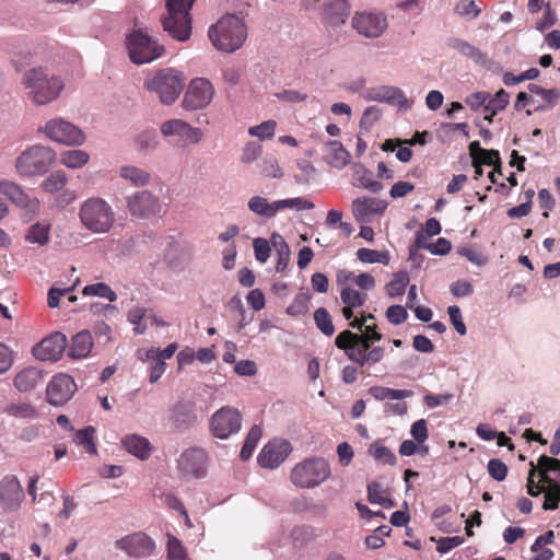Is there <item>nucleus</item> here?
<instances>
[{"label":"nucleus","mask_w":560,"mask_h":560,"mask_svg":"<svg viewBox=\"0 0 560 560\" xmlns=\"http://www.w3.org/2000/svg\"><path fill=\"white\" fill-rule=\"evenodd\" d=\"M22 84L27 97L36 105H46L59 97L63 80L44 67H34L23 73Z\"/></svg>","instance_id":"obj_1"},{"label":"nucleus","mask_w":560,"mask_h":560,"mask_svg":"<svg viewBox=\"0 0 560 560\" xmlns=\"http://www.w3.org/2000/svg\"><path fill=\"white\" fill-rule=\"evenodd\" d=\"M247 26L236 14H225L208 30V37L214 48L232 54L240 49L247 38Z\"/></svg>","instance_id":"obj_2"},{"label":"nucleus","mask_w":560,"mask_h":560,"mask_svg":"<svg viewBox=\"0 0 560 560\" xmlns=\"http://www.w3.org/2000/svg\"><path fill=\"white\" fill-rule=\"evenodd\" d=\"M79 220L93 234H106L114 226L116 214L113 207L101 197H90L79 208Z\"/></svg>","instance_id":"obj_3"},{"label":"nucleus","mask_w":560,"mask_h":560,"mask_svg":"<svg viewBox=\"0 0 560 560\" xmlns=\"http://www.w3.org/2000/svg\"><path fill=\"white\" fill-rule=\"evenodd\" d=\"M196 0H167V15L163 18V30L174 39L186 42L191 35L190 10Z\"/></svg>","instance_id":"obj_4"},{"label":"nucleus","mask_w":560,"mask_h":560,"mask_svg":"<svg viewBox=\"0 0 560 560\" xmlns=\"http://www.w3.org/2000/svg\"><path fill=\"white\" fill-rule=\"evenodd\" d=\"M145 90L158 95L164 105L173 104L184 88L182 73L173 68H164L148 77L143 83Z\"/></svg>","instance_id":"obj_5"},{"label":"nucleus","mask_w":560,"mask_h":560,"mask_svg":"<svg viewBox=\"0 0 560 560\" xmlns=\"http://www.w3.org/2000/svg\"><path fill=\"white\" fill-rule=\"evenodd\" d=\"M331 475L329 463L323 457H310L298 463L291 470L290 480L300 489H313Z\"/></svg>","instance_id":"obj_6"},{"label":"nucleus","mask_w":560,"mask_h":560,"mask_svg":"<svg viewBox=\"0 0 560 560\" xmlns=\"http://www.w3.org/2000/svg\"><path fill=\"white\" fill-rule=\"evenodd\" d=\"M538 477L546 486L542 509L555 511L560 504V459L540 455L537 462Z\"/></svg>","instance_id":"obj_7"},{"label":"nucleus","mask_w":560,"mask_h":560,"mask_svg":"<svg viewBox=\"0 0 560 560\" xmlns=\"http://www.w3.org/2000/svg\"><path fill=\"white\" fill-rule=\"evenodd\" d=\"M56 153L45 145H33L23 151L15 161V170L21 176L44 175L55 162Z\"/></svg>","instance_id":"obj_8"},{"label":"nucleus","mask_w":560,"mask_h":560,"mask_svg":"<svg viewBox=\"0 0 560 560\" xmlns=\"http://www.w3.org/2000/svg\"><path fill=\"white\" fill-rule=\"evenodd\" d=\"M130 60L135 65L150 63L164 54V46L142 30H135L126 38Z\"/></svg>","instance_id":"obj_9"},{"label":"nucleus","mask_w":560,"mask_h":560,"mask_svg":"<svg viewBox=\"0 0 560 560\" xmlns=\"http://www.w3.org/2000/svg\"><path fill=\"white\" fill-rule=\"evenodd\" d=\"M126 205L129 213L138 219L161 218L166 213V205L150 190L133 192L127 197Z\"/></svg>","instance_id":"obj_10"},{"label":"nucleus","mask_w":560,"mask_h":560,"mask_svg":"<svg viewBox=\"0 0 560 560\" xmlns=\"http://www.w3.org/2000/svg\"><path fill=\"white\" fill-rule=\"evenodd\" d=\"M208 465L207 452L198 446L184 450L177 458V470L182 478L200 479L206 476Z\"/></svg>","instance_id":"obj_11"},{"label":"nucleus","mask_w":560,"mask_h":560,"mask_svg":"<svg viewBox=\"0 0 560 560\" xmlns=\"http://www.w3.org/2000/svg\"><path fill=\"white\" fill-rule=\"evenodd\" d=\"M44 133L50 140L66 145H82L85 142L84 132L75 125L55 118L46 122Z\"/></svg>","instance_id":"obj_12"},{"label":"nucleus","mask_w":560,"mask_h":560,"mask_svg":"<svg viewBox=\"0 0 560 560\" xmlns=\"http://www.w3.org/2000/svg\"><path fill=\"white\" fill-rule=\"evenodd\" d=\"M242 416L240 411L232 407H222L217 410L210 419V430L212 434L221 440L230 438L241 430Z\"/></svg>","instance_id":"obj_13"},{"label":"nucleus","mask_w":560,"mask_h":560,"mask_svg":"<svg viewBox=\"0 0 560 560\" xmlns=\"http://www.w3.org/2000/svg\"><path fill=\"white\" fill-rule=\"evenodd\" d=\"M161 133L165 138H174L177 144H196L203 137L202 130L192 127L183 119H168L161 125Z\"/></svg>","instance_id":"obj_14"},{"label":"nucleus","mask_w":560,"mask_h":560,"mask_svg":"<svg viewBox=\"0 0 560 560\" xmlns=\"http://www.w3.org/2000/svg\"><path fill=\"white\" fill-rule=\"evenodd\" d=\"M213 94L214 89L209 80L196 78L190 81L182 105L187 110L201 109L211 102Z\"/></svg>","instance_id":"obj_15"},{"label":"nucleus","mask_w":560,"mask_h":560,"mask_svg":"<svg viewBox=\"0 0 560 560\" xmlns=\"http://www.w3.org/2000/svg\"><path fill=\"white\" fill-rule=\"evenodd\" d=\"M374 342L366 336L352 332L351 330H343L335 339L336 347L343 350L347 358L355 364H359L358 353L359 355L366 354L372 349Z\"/></svg>","instance_id":"obj_16"},{"label":"nucleus","mask_w":560,"mask_h":560,"mask_svg":"<svg viewBox=\"0 0 560 560\" xmlns=\"http://www.w3.org/2000/svg\"><path fill=\"white\" fill-rule=\"evenodd\" d=\"M363 97L366 101L385 103L405 110L411 107V102L408 101L405 92L398 86L378 85L369 88L363 92Z\"/></svg>","instance_id":"obj_17"},{"label":"nucleus","mask_w":560,"mask_h":560,"mask_svg":"<svg viewBox=\"0 0 560 560\" xmlns=\"http://www.w3.org/2000/svg\"><path fill=\"white\" fill-rule=\"evenodd\" d=\"M77 390L74 380L68 374H57L46 388L47 401L52 406H62L68 402Z\"/></svg>","instance_id":"obj_18"},{"label":"nucleus","mask_w":560,"mask_h":560,"mask_svg":"<svg viewBox=\"0 0 560 560\" xmlns=\"http://www.w3.org/2000/svg\"><path fill=\"white\" fill-rule=\"evenodd\" d=\"M198 422L196 405L192 401L179 400L168 413V423L176 431H187Z\"/></svg>","instance_id":"obj_19"},{"label":"nucleus","mask_w":560,"mask_h":560,"mask_svg":"<svg viewBox=\"0 0 560 560\" xmlns=\"http://www.w3.org/2000/svg\"><path fill=\"white\" fill-rule=\"evenodd\" d=\"M68 346L67 337L56 331L44 338L33 348V354L40 361H57Z\"/></svg>","instance_id":"obj_20"},{"label":"nucleus","mask_w":560,"mask_h":560,"mask_svg":"<svg viewBox=\"0 0 560 560\" xmlns=\"http://www.w3.org/2000/svg\"><path fill=\"white\" fill-rule=\"evenodd\" d=\"M291 452L292 446L289 441L272 440L262 447L257 460L261 467L273 469L282 464Z\"/></svg>","instance_id":"obj_21"},{"label":"nucleus","mask_w":560,"mask_h":560,"mask_svg":"<svg viewBox=\"0 0 560 560\" xmlns=\"http://www.w3.org/2000/svg\"><path fill=\"white\" fill-rule=\"evenodd\" d=\"M352 26L368 38H377L387 28V19L382 13H361L353 16Z\"/></svg>","instance_id":"obj_22"},{"label":"nucleus","mask_w":560,"mask_h":560,"mask_svg":"<svg viewBox=\"0 0 560 560\" xmlns=\"http://www.w3.org/2000/svg\"><path fill=\"white\" fill-rule=\"evenodd\" d=\"M24 497L23 488L15 476H5L0 481V503L5 512L18 511Z\"/></svg>","instance_id":"obj_23"},{"label":"nucleus","mask_w":560,"mask_h":560,"mask_svg":"<svg viewBox=\"0 0 560 560\" xmlns=\"http://www.w3.org/2000/svg\"><path fill=\"white\" fill-rule=\"evenodd\" d=\"M116 547L135 558H145L154 550L153 540L143 533H135L118 539Z\"/></svg>","instance_id":"obj_24"},{"label":"nucleus","mask_w":560,"mask_h":560,"mask_svg":"<svg viewBox=\"0 0 560 560\" xmlns=\"http://www.w3.org/2000/svg\"><path fill=\"white\" fill-rule=\"evenodd\" d=\"M386 208L385 201L371 197L357 198L352 201V212L359 221H365L373 214L383 213Z\"/></svg>","instance_id":"obj_25"},{"label":"nucleus","mask_w":560,"mask_h":560,"mask_svg":"<svg viewBox=\"0 0 560 560\" xmlns=\"http://www.w3.org/2000/svg\"><path fill=\"white\" fill-rule=\"evenodd\" d=\"M323 154L325 161L338 170L343 168L349 163L350 159L349 152L345 149L342 143L337 140L326 141L323 145Z\"/></svg>","instance_id":"obj_26"},{"label":"nucleus","mask_w":560,"mask_h":560,"mask_svg":"<svg viewBox=\"0 0 560 560\" xmlns=\"http://www.w3.org/2000/svg\"><path fill=\"white\" fill-rule=\"evenodd\" d=\"M93 346L91 331L86 329L81 330L72 337L68 348V357L71 359H84L91 353Z\"/></svg>","instance_id":"obj_27"},{"label":"nucleus","mask_w":560,"mask_h":560,"mask_svg":"<svg viewBox=\"0 0 560 560\" xmlns=\"http://www.w3.org/2000/svg\"><path fill=\"white\" fill-rule=\"evenodd\" d=\"M124 448L141 460L148 459L152 454L150 441L139 434H128L121 440Z\"/></svg>","instance_id":"obj_28"},{"label":"nucleus","mask_w":560,"mask_h":560,"mask_svg":"<svg viewBox=\"0 0 560 560\" xmlns=\"http://www.w3.org/2000/svg\"><path fill=\"white\" fill-rule=\"evenodd\" d=\"M350 14V7L346 0H328L324 7V19L331 25L343 24Z\"/></svg>","instance_id":"obj_29"},{"label":"nucleus","mask_w":560,"mask_h":560,"mask_svg":"<svg viewBox=\"0 0 560 560\" xmlns=\"http://www.w3.org/2000/svg\"><path fill=\"white\" fill-rule=\"evenodd\" d=\"M43 382L42 371L30 366L19 372L14 377V387L20 393H27L36 388Z\"/></svg>","instance_id":"obj_30"},{"label":"nucleus","mask_w":560,"mask_h":560,"mask_svg":"<svg viewBox=\"0 0 560 560\" xmlns=\"http://www.w3.org/2000/svg\"><path fill=\"white\" fill-rule=\"evenodd\" d=\"M0 194L8 197L19 207H28L31 210H35L37 208V202L30 200L28 196L22 190V188L13 182H0Z\"/></svg>","instance_id":"obj_31"},{"label":"nucleus","mask_w":560,"mask_h":560,"mask_svg":"<svg viewBox=\"0 0 560 560\" xmlns=\"http://www.w3.org/2000/svg\"><path fill=\"white\" fill-rule=\"evenodd\" d=\"M447 46L457 52H459L462 56H465L472 61H475L478 65H486L487 62V55L482 52L478 47L471 45L470 43L457 38V37H451L447 39Z\"/></svg>","instance_id":"obj_32"},{"label":"nucleus","mask_w":560,"mask_h":560,"mask_svg":"<svg viewBox=\"0 0 560 560\" xmlns=\"http://www.w3.org/2000/svg\"><path fill=\"white\" fill-rule=\"evenodd\" d=\"M527 89L532 94L539 96L544 102L542 104H538L534 108V112H545L551 109L560 101V90L557 88L547 90L538 84L529 83Z\"/></svg>","instance_id":"obj_33"},{"label":"nucleus","mask_w":560,"mask_h":560,"mask_svg":"<svg viewBox=\"0 0 560 560\" xmlns=\"http://www.w3.org/2000/svg\"><path fill=\"white\" fill-rule=\"evenodd\" d=\"M119 176L135 187H144L149 185L152 179L151 173L135 165L121 166L119 168Z\"/></svg>","instance_id":"obj_34"},{"label":"nucleus","mask_w":560,"mask_h":560,"mask_svg":"<svg viewBox=\"0 0 560 560\" xmlns=\"http://www.w3.org/2000/svg\"><path fill=\"white\" fill-rule=\"evenodd\" d=\"M140 360L148 363L150 383H156L166 369V363L159 358L156 349H148L144 354L140 357Z\"/></svg>","instance_id":"obj_35"},{"label":"nucleus","mask_w":560,"mask_h":560,"mask_svg":"<svg viewBox=\"0 0 560 560\" xmlns=\"http://www.w3.org/2000/svg\"><path fill=\"white\" fill-rule=\"evenodd\" d=\"M4 412L10 417L19 419L33 420L38 418V411L36 408L31 402L22 400L9 402L4 408Z\"/></svg>","instance_id":"obj_36"},{"label":"nucleus","mask_w":560,"mask_h":560,"mask_svg":"<svg viewBox=\"0 0 560 560\" xmlns=\"http://www.w3.org/2000/svg\"><path fill=\"white\" fill-rule=\"evenodd\" d=\"M271 243H272L273 247L276 248L277 256H278L277 264H276V271L282 272L285 270V268L288 267L289 261H290L289 245L287 244L284 238L277 233H273L271 235Z\"/></svg>","instance_id":"obj_37"},{"label":"nucleus","mask_w":560,"mask_h":560,"mask_svg":"<svg viewBox=\"0 0 560 560\" xmlns=\"http://www.w3.org/2000/svg\"><path fill=\"white\" fill-rule=\"evenodd\" d=\"M369 394L376 400H401L411 397L413 392L410 389H394L384 386H373L369 389Z\"/></svg>","instance_id":"obj_38"},{"label":"nucleus","mask_w":560,"mask_h":560,"mask_svg":"<svg viewBox=\"0 0 560 560\" xmlns=\"http://www.w3.org/2000/svg\"><path fill=\"white\" fill-rule=\"evenodd\" d=\"M89 160V153L83 150H67L60 154V163L68 168H81Z\"/></svg>","instance_id":"obj_39"},{"label":"nucleus","mask_w":560,"mask_h":560,"mask_svg":"<svg viewBox=\"0 0 560 560\" xmlns=\"http://www.w3.org/2000/svg\"><path fill=\"white\" fill-rule=\"evenodd\" d=\"M83 295H93L108 300L110 303L117 300L116 292L105 282L88 284L83 288Z\"/></svg>","instance_id":"obj_40"},{"label":"nucleus","mask_w":560,"mask_h":560,"mask_svg":"<svg viewBox=\"0 0 560 560\" xmlns=\"http://www.w3.org/2000/svg\"><path fill=\"white\" fill-rule=\"evenodd\" d=\"M148 308L142 306H135L128 311L127 319L133 326V331L137 335H142L147 330V324L144 319H147Z\"/></svg>","instance_id":"obj_41"},{"label":"nucleus","mask_w":560,"mask_h":560,"mask_svg":"<svg viewBox=\"0 0 560 560\" xmlns=\"http://www.w3.org/2000/svg\"><path fill=\"white\" fill-rule=\"evenodd\" d=\"M409 283V275L407 271H398L394 273L393 279L386 285V292L390 298L399 296L405 293Z\"/></svg>","instance_id":"obj_42"},{"label":"nucleus","mask_w":560,"mask_h":560,"mask_svg":"<svg viewBox=\"0 0 560 560\" xmlns=\"http://www.w3.org/2000/svg\"><path fill=\"white\" fill-rule=\"evenodd\" d=\"M261 429L258 425H253L247 433L244 445L241 450L240 457L243 460H247L252 457L254 450L256 448L260 438H261Z\"/></svg>","instance_id":"obj_43"},{"label":"nucleus","mask_w":560,"mask_h":560,"mask_svg":"<svg viewBox=\"0 0 560 560\" xmlns=\"http://www.w3.org/2000/svg\"><path fill=\"white\" fill-rule=\"evenodd\" d=\"M25 240L32 244H37L39 246L45 245L49 241V225L43 223L33 224L26 235Z\"/></svg>","instance_id":"obj_44"},{"label":"nucleus","mask_w":560,"mask_h":560,"mask_svg":"<svg viewBox=\"0 0 560 560\" xmlns=\"http://www.w3.org/2000/svg\"><path fill=\"white\" fill-rule=\"evenodd\" d=\"M510 103V94L500 89L493 96L489 94V98L485 105V112H492V115H497L503 110Z\"/></svg>","instance_id":"obj_45"},{"label":"nucleus","mask_w":560,"mask_h":560,"mask_svg":"<svg viewBox=\"0 0 560 560\" xmlns=\"http://www.w3.org/2000/svg\"><path fill=\"white\" fill-rule=\"evenodd\" d=\"M94 434L95 429L92 425H89L82 430L77 431L74 436V442L78 445H82L86 452L91 455H96L97 450L94 443Z\"/></svg>","instance_id":"obj_46"},{"label":"nucleus","mask_w":560,"mask_h":560,"mask_svg":"<svg viewBox=\"0 0 560 560\" xmlns=\"http://www.w3.org/2000/svg\"><path fill=\"white\" fill-rule=\"evenodd\" d=\"M136 144L142 151H154L158 149L160 141L159 135L154 129H145L136 137Z\"/></svg>","instance_id":"obj_47"},{"label":"nucleus","mask_w":560,"mask_h":560,"mask_svg":"<svg viewBox=\"0 0 560 560\" xmlns=\"http://www.w3.org/2000/svg\"><path fill=\"white\" fill-rule=\"evenodd\" d=\"M357 257L360 261L365 264H383L387 265L389 262V255L387 252H380L376 249L370 248H360L357 252Z\"/></svg>","instance_id":"obj_48"},{"label":"nucleus","mask_w":560,"mask_h":560,"mask_svg":"<svg viewBox=\"0 0 560 560\" xmlns=\"http://www.w3.org/2000/svg\"><path fill=\"white\" fill-rule=\"evenodd\" d=\"M314 320H315L316 327L325 336H331L335 332V327L332 324L331 316L325 307H318L314 312Z\"/></svg>","instance_id":"obj_49"},{"label":"nucleus","mask_w":560,"mask_h":560,"mask_svg":"<svg viewBox=\"0 0 560 560\" xmlns=\"http://www.w3.org/2000/svg\"><path fill=\"white\" fill-rule=\"evenodd\" d=\"M369 453L375 460L381 462L384 465L394 466L397 462L395 454L388 447L380 444L378 442L371 444Z\"/></svg>","instance_id":"obj_50"},{"label":"nucleus","mask_w":560,"mask_h":560,"mask_svg":"<svg viewBox=\"0 0 560 560\" xmlns=\"http://www.w3.org/2000/svg\"><path fill=\"white\" fill-rule=\"evenodd\" d=\"M370 175L371 172L368 168L361 166L360 170L355 172V176L359 182L357 186L363 187L373 194H377L384 188L383 184L378 180L372 179Z\"/></svg>","instance_id":"obj_51"},{"label":"nucleus","mask_w":560,"mask_h":560,"mask_svg":"<svg viewBox=\"0 0 560 560\" xmlns=\"http://www.w3.org/2000/svg\"><path fill=\"white\" fill-rule=\"evenodd\" d=\"M68 182L63 171H55L43 182V189L47 192H57L61 190Z\"/></svg>","instance_id":"obj_52"},{"label":"nucleus","mask_w":560,"mask_h":560,"mask_svg":"<svg viewBox=\"0 0 560 560\" xmlns=\"http://www.w3.org/2000/svg\"><path fill=\"white\" fill-rule=\"evenodd\" d=\"M366 294L360 293L351 287H343L340 292L342 303L350 307H360L366 301Z\"/></svg>","instance_id":"obj_53"},{"label":"nucleus","mask_w":560,"mask_h":560,"mask_svg":"<svg viewBox=\"0 0 560 560\" xmlns=\"http://www.w3.org/2000/svg\"><path fill=\"white\" fill-rule=\"evenodd\" d=\"M529 465H530V469L528 472L527 483H526L527 493L534 498L538 497L541 493H544L546 495V489H547L546 486L540 482V479L537 482L535 481V478L538 477L537 466L533 462H530Z\"/></svg>","instance_id":"obj_54"},{"label":"nucleus","mask_w":560,"mask_h":560,"mask_svg":"<svg viewBox=\"0 0 560 560\" xmlns=\"http://www.w3.org/2000/svg\"><path fill=\"white\" fill-rule=\"evenodd\" d=\"M454 11L456 14L467 20H474L479 15L481 10L474 0H459L455 5Z\"/></svg>","instance_id":"obj_55"},{"label":"nucleus","mask_w":560,"mask_h":560,"mask_svg":"<svg viewBox=\"0 0 560 560\" xmlns=\"http://www.w3.org/2000/svg\"><path fill=\"white\" fill-rule=\"evenodd\" d=\"M311 296L307 293H299L295 295L291 305L287 308V314L291 316L304 315L308 311V303Z\"/></svg>","instance_id":"obj_56"},{"label":"nucleus","mask_w":560,"mask_h":560,"mask_svg":"<svg viewBox=\"0 0 560 560\" xmlns=\"http://www.w3.org/2000/svg\"><path fill=\"white\" fill-rule=\"evenodd\" d=\"M392 532V528L387 525L378 526L372 535H369L365 538V545L371 549H378L384 546V537L388 536Z\"/></svg>","instance_id":"obj_57"},{"label":"nucleus","mask_w":560,"mask_h":560,"mask_svg":"<svg viewBox=\"0 0 560 560\" xmlns=\"http://www.w3.org/2000/svg\"><path fill=\"white\" fill-rule=\"evenodd\" d=\"M248 209L265 219H269V201L267 198L261 196H253L247 201Z\"/></svg>","instance_id":"obj_58"},{"label":"nucleus","mask_w":560,"mask_h":560,"mask_svg":"<svg viewBox=\"0 0 560 560\" xmlns=\"http://www.w3.org/2000/svg\"><path fill=\"white\" fill-rule=\"evenodd\" d=\"M276 121L266 120L257 126L250 127L248 133L260 140L270 139L275 135Z\"/></svg>","instance_id":"obj_59"},{"label":"nucleus","mask_w":560,"mask_h":560,"mask_svg":"<svg viewBox=\"0 0 560 560\" xmlns=\"http://www.w3.org/2000/svg\"><path fill=\"white\" fill-rule=\"evenodd\" d=\"M167 558L168 560H188L185 548L179 539L174 536H168Z\"/></svg>","instance_id":"obj_60"},{"label":"nucleus","mask_w":560,"mask_h":560,"mask_svg":"<svg viewBox=\"0 0 560 560\" xmlns=\"http://www.w3.org/2000/svg\"><path fill=\"white\" fill-rule=\"evenodd\" d=\"M382 109L378 106H370L365 108L360 120V128L370 130L371 127L382 117Z\"/></svg>","instance_id":"obj_61"},{"label":"nucleus","mask_w":560,"mask_h":560,"mask_svg":"<svg viewBox=\"0 0 560 560\" xmlns=\"http://www.w3.org/2000/svg\"><path fill=\"white\" fill-rule=\"evenodd\" d=\"M384 355H385V350L383 347H374L364 355L358 354V360H359L358 365L360 368H363L365 365L376 364L383 360Z\"/></svg>","instance_id":"obj_62"},{"label":"nucleus","mask_w":560,"mask_h":560,"mask_svg":"<svg viewBox=\"0 0 560 560\" xmlns=\"http://www.w3.org/2000/svg\"><path fill=\"white\" fill-rule=\"evenodd\" d=\"M488 472L491 478L497 481H502L506 478L508 475V466L498 458H492L488 462L487 465Z\"/></svg>","instance_id":"obj_63"},{"label":"nucleus","mask_w":560,"mask_h":560,"mask_svg":"<svg viewBox=\"0 0 560 560\" xmlns=\"http://www.w3.org/2000/svg\"><path fill=\"white\" fill-rule=\"evenodd\" d=\"M255 258L259 262H266L270 256V245L267 240L257 237L253 242Z\"/></svg>","instance_id":"obj_64"}]
</instances>
